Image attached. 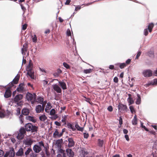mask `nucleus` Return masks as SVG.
Here are the masks:
<instances>
[{
	"label": "nucleus",
	"mask_w": 157,
	"mask_h": 157,
	"mask_svg": "<svg viewBox=\"0 0 157 157\" xmlns=\"http://www.w3.org/2000/svg\"><path fill=\"white\" fill-rule=\"evenodd\" d=\"M25 151V155L26 157H36L37 155L34 153L30 148L24 147H21L16 153L17 156H21L24 155Z\"/></svg>",
	"instance_id": "f257e3e1"
},
{
	"label": "nucleus",
	"mask_w": 157,
	"mask_h": 157,
	"mask_svg": "<svg viewBox=\"0 0 157 157\" xmlns=\"http://www.w3.org/2000/svg\"><path fill=\"white\" fill-rule=\"evenodd\" d=\"M43 147H44V150L46 154L48 155L49 149L48 145L47 143L45 144L42 140L40 141L36 144L34 145L33 146V149L35 153H38L42 150Z\"/></svg>",
	"instance_id": "f03ea898"
},
{
	"label": "nucleus",
	"mask_w": 157,
	"mask_h": 157,
	"mask_svg": "<svg viewBox=\"0 0 157 157\" xmlns=\"http://www.w3.org/2000/svg\"><path fill=\"white\" fill-rule=\"evenodd\" d=\"M25 131L30 132H37L38 128V127L33 125L31 123L26 124L24 126Z\"/></svg>",
	"instance_id": "7ed1b4c3"
},
{
	"label": "nucleus",
	"mask_w": 157,
	"mask_h": 157,
	"mask_svg": "<svg viewBox=\"0 0 157 157\" xmlns=\"http://www.w3.org/2000/svg\"><path fill=\"white\" fill-rule=\"evenodd\" d=\"M26 97L27 100L30 101L32 104H33L36 102V94H32L28 92L26 94Z\"/></svg>",
	"instance_id": "20e7f679"
},
{
	"label": "nucleus",
	"mask_w": 157,
	"mask_h": 157,
	"mask_svg": "<svg viewBox=\"0 0 157 157\" xmlns=\"http://www.w3.org/2000/svg\"><path fill=\"white\" fill-rule=\"evenodd\" d=\"M26 132L24 127L21 128L19 130V133L17 136V138L19 140L22 139L25 135H26Z\"/></svg>",
	"instance_id": "39448f33"
},
{
	"label": "nucleus",
	"mask_w": 157,
	"mask_h": 157,
	"mask_svg": "<svg viewBox=\"0 0 157 157\" xmlns=\"http://www.w3.org/2000/svg\"><path fill=\"white\" fill-rule=\"evenodd\" d=\"M32 66L30 64H29L27 67V70L28 71L27 74L31 77V78H34V72L32 70Z\"/></svg>",
	"instance_id": "423d86ee"
},
{
	"label": "nucleus",
	"mask_w": 157,
	"mask_h": 157,
	"mask_svg": "<svg viewBox=\"0 0 157 157\" xmlns=\"http://www.w3.org/2000/svg\"><path fill=\"white\" fill-rule=\"evenodd\" d=\"M25 86V84L24 83H21L19 85L18 87L16 89V90L20 93H23L26 90Z\"/></svg>",
	"instance_id": "0eeeda50"
},
{
	"label": "nucleus",
	"mask_w": 157,
	"mask_h": 157,
	"mask_svg": "<svg viewBox=\"0 0 157 157\" xmlns=\"http://www.w3.org/2000/svg\"><path fill=\"white\" fill-rule=\"evenodd\" d=\"M15 152L13 148L9 151H6L4 155V157H14Z\"/></svg>",
	"instance_id": "6e6552de"
},
{
	"label": "nucleus",
	"mask_w": 157,
	"mask_h": 157,
	"mask_svg": "<svg viewBox=\"0 0 157 157\" xmlns=\"http://www.w3.org/2000/svg\"><path fill=\"white\" fill-rule=\"evenodd\" d=\"M152 71L148 69L144 70L143 72L144 76L145 77H151L152 76Z\"/></svg>",
	"instance_id": "1a4fd4ad"
},
{
	"label": "nucleus",
	"mask_w": 157,
	"mask_h": 157,
	"mask_svg": "<svg viewBox=\"0 0 157 157\" xmlns=\"http://www.w3.org/2000/svg\"><path fill=\"white\" fill-rule=\"evenodd\" d=\"M67 141L68 143L67 144V146L68 147H71L75 146V142L74 141L72 138H68Z\"/></svg>",
	"instance_id": "9d476101"
},
{
	"label": "nucleus",
	"mask_w": 157,
	"mask_h": 157,
	"mask_svg": "<svg viewBox=\"0 0 157 157\" xmlns=\"http://www.w3.org/2000/svg\"><path fill=\"white\" fill-rule=\"evenodd\" d=\"M12 92L10 88H7L4 93V96L6 98L10 97L11 96Z\"/></svg>",
	"instance_id": "9b49d317"
},
{
	"label": "nucleus",
	"mask_w": 157,
	"mask_h": 157,
	"mask_svg": "<svg viewBox=\"0 0 157 157\" xmlns=\"http://www.w3.org/2000/svg\"><path fill=\"white\" fill-rule=\"evenodd\" d=\"M35 110L36 113H40L44 111V107H43L41 105H38L36 106Z\"/></svg>",
	"instance_id": "f8f14e48"
},
{
	"label": "nucleus",
	"mask_w": 157,
	"mask_h": 157,
	"mask_svg": "<svg viewBox=\"0 0 157 157\" xmlns=\"http://www.w3.org/2000/svg\"><path fill=\"white\" fill-rule=\"evenodd\" d=\"M118 108L120 111H126L127 108L126 105L121 103H119L118 106Z\"/></svg>",
	"instance_id": "ddd939ff"
},
{
	"label": "nucleus",
	"mask_w": 157,
	"mask_h": 157,
	"mask_svg": "<svg viewBox=\"0 0 157 157\" xmlns=\"http://www.w3.org/2000/svg\"><path fill=\"white\" fill-rule=\"evenodd\" d=\"M67 155L69 157H73L74 155V153L71 149L67 148L66 149Z\"/></svg>",
	"instance_id": "4468645a"
},
{
	"label": "nucleus",
	"mask_w": 157,
	"mask_h": 157,
	"mask_svg": "<svg viewBox=\"0 0 157 157\" xmlns=\"http://www.w3.org/2000/svg\"><path fill=\"white\" fill-rule=\"evenodd\" d=\"M53 136V137L55 138H59L62 136V133H59L58 130L56 129L54 132Z\"/></svg>",
	"instance_id": "2eb2a0df"
},
{
	"label": "nucleus",
	"mask_w": 157,
	"mask_h": 157,
	"mask_svg": "<svg viewBox=\"0 0 157 157\" xmlns=\"http://www.w3.org/2000/svg\"><path fill=\"white\" fill-rule=\"evenodd\" d=\"M23 98V95L19 94L17 95L13 99V101L15 102H19Z\"/></svg>",
	"instance_id": "dca6fc26"
},
{
	"label": "nucleus",
	"mask_w": 157,
	"mask_h": 157,
	"mask_svg": "<svg viewBox=\"0 0 157 157\" xmlns=\"http://www.w3.org/2000/svg\"><path fill=\"white\" fill-rule=\"evenodd\" d=\"M54 90L57 93H61L62 90L56 84H55L53 86Z\"/></svg>",
	"instance_id": "f3484780"
},
{
	"label": "nucleus",
	"mask_w": 157,
	"mask_h": 157,
	"mask_svg": "<svg viewBox=\"0 0 157 157\" xmlns=\"http://www.w3.org/2000/svg\"><path fill=\"white\" fill-rule=\"evenodd\" d=\"M63 142L62 139L57 140L56 142L55 145L57 146L59 149H60L61 147V144Z\"/></svg>",
	"instance_id": "a211bd4d"
},
{
	"label": "nucleus",
	"mask_w": 157,
	"mask_h": 157,
	"mask_svg": "<svg viewBox=\"0 0 157 157\" xmlns=\"http://www.w3.org/2000/svg\"><path fill=\"white\" fill-rule=\"evenodd\" d=\"M33 143V141L32 139H27L24 142V144L28 146H31Z\"/></svg>",
	"instance_id": "6ab92c4d"
},
{
	"label": "nucleus",
	"mask_w": 157,
	"mask_h": 157,
	"mask_svg": "<svg viewBox=\"0 0 157 157\" xmlns=\"http://www.w3.org/2000/svg\"><path fill=\"white\" fill-rule=\"evenodd\" d=\"M21 113L24 115H28L29 113V110L27 108H24L22 109Z\"/></svg>",
	"instance_id": "aec40b11"
},
{
	"label": "nucleus",
	"mask_w": 157,
	"mask_h": 157,
	"mask_svg": "<svg viewBox=\"0 0 157 157\" xmlns=\"http://www.w3.org/2000/svg\"><path fill=\"white\" fill-rule=\"evenodd\" d=\"M59 85L63 90L67 89V85L65 82H63L59 81Z\"/></svg>",
	"instance_id": "412c9836"
},
{
	"label": "nucleus",
	"mask_w": 157,
	"mask_h": 157,
	"mask_svg": "<svg viewBox=\"0 0 157 157\" xmlns=\"http://www.w3.org/2000/svg\"><path fill=\"white\" fill-rule=\"evenodd\" d=\"M52 107L51 105V103L50 102H48L47 103V104L46 106V108L45 109V111L46 112H48V110H50Z\"/></svg>",
	"instance_id": "4be33fe9"
},
{
	"label": "nucleus",
	"mask_w": 157,
	"mask_h": 157,
	"mask_svg": "<svg viewBox=\"0 0 157 157\" xmlns=\"http://www.w3.org/2000/svg\"><path fill=\"white\" fill-rule=\"evenodd\" d=\"M154 26V24H153V23H151L149 24V25L148 26L147 28V29H148L150 33L152 31V29Z\"/></svg>",
	"instance_id": "5701e85b"
},
{
	"label": "nucleus",
	"mask_w": 157,
	"mask_h": 157,
	"mask_svg": "<svg viewBox=\"0 0 157 157\" xmlns=\"http://www.w3.org/2000/svg\"><path fill=\"white\" fill-rule=\"evenodd\" d=\"M26 119L27 120L31 121L34 123H35L36 122V120L33 117L27 116L26 117Z\"/></svg>",
	"instance_id": "b1692460"
},
{
	"label": "nucleus",
	"mask_w": 157,
	"mask_h": 157,
	"mask_svg": "<svg viewBox=\"0 0 157 157\" xmlns=\"http://www.w3.org/2000/svg\"><path fill=\"white\" fill-rule=\"evenodd\" d=\"M20 78V76L17 75L13 80L12 82H13L14 84H17Z\"/></svg>",
	"instance_id": "393cba45"
},
{
	"label": "nucleus",
	"mask_w": 157,
	"mask_h": 157,
	"mask_svg": "<svg viewBox=\"0 0 157 157\" xmlns=\"http://www.w3.org/2000/svg\"><path fill=\"white\" fill-rule=\"evenodd\" d=\"M28 48V43L25 42L23 45V48L21 49L22 53H23L24 51H26Z\"/></svg>",
	"instance_id": "a878e982"
},
{
	"label": "nucleus",
	"mask_w": 157,
	"mask_h": 157,
	"mask_svg": "<svg viewBox=\"0 0 157 157\" xmlns=\"http://www.w3.org/2000/svg\"><path fill=\"white\" fill-rule=\"evenodd\" d=\"M128 96L129 97L128 99V101L129 103V105H130L134 103V101L133 100L132 98L130 97L131 94H129Z\"/></svg>",
	"instance_id": "bb28decb"
},
{
	"label": "nucleus",
	"mask_w": 157,
	"mask_h": 157,
	"mask_svg": "<svg viewBox=\"0 0 157 157\" xmlns=\"http://www.w3.org/2000/svg\"><path fill=\"white\" fill-rule=\"evenodd\" d=\"M75 127V128H76L78 131L82 132L83 130V128L81 127L78 124V123H76Z\"/></svg>",
	"instance_id": "cd10ccee"
},
{
	"label": "nucleus",
	"mask_w": 157,
	"mask_h": 157,
	"mask_svg": "<svg viewBox=\"0 0 157 157\" xmlns=\"http://www.w3.org/2000/svg\"><path fill=\"white\" fill-rule=\"evenodd\" d=\"M67 116L68 115H65L62 116V119L61 120V121L64 124H66V121L67 119Z\"/></svg>",
	"instance_id": "c85d7f7f"
},
{
	"label": "nucleus",
	"mask_w": 157,
	"mask_h": 157,
	"mask_svg": "<svg viewBox=\"0 0 157 157\" xmlns=\"http://www.w3.org/2000/svg\"><path fill=\"white\" fill-rule=\"evenodd\" d=\"M47 119V117L45 115H42L39 117V119L40 121H44Z\"/></svg>",
	"instance_id": "c756f323"
},
{
	"label": "nucleus",
	"mask_w": 157,
	"mask_h": 157,
	"mask_svg": "<svg viewBox=\"0 0 157 157\" xmlns=\"http://www.w3.org/2000/svg\"><path fill=\"white\" fill-rule=\"evenodd\" d=\"M44 101V99L43 98L39 97L37 99L36 98V102H37L39 103L42 104L43 103Z\"/></svg>",
	"instance_id": "7c9ffc66"
},
{
	"label": "nucleus",
	"mask_w": 157,
	"mask_h": 157,
	"mask_svg": "<svg viewBox=\"0 0 157 157\" xmlns=\"http://www.w3.org/2000/svg\"><path fill=\"white\" fill-rule=\"evenodd\" d=\"M132 122V124L133 125H136L137 124V119L136 115L134 117Z\"/></svg>",
	"instance_id": "2f4dec72"
},
{
	"label": "nucleus",
	"mask_w": 157,
	"mask_h": 157,
	"mask_svg": "<svg viewBox=\"0 0 157 157\" xmlns=\"http://www.w3.org/2000/svg\"><path fill=\"white\" fill-rule=\"evenodd\" d=\"M138 98L136 101V104L139 105L140 103L141 98L140 95L137 94Z\"/></svg>",
	"instance_id": "473e14b6"
},
{
	"label": "nucleus",
	"mask_w": 157,
	"mask_h": 157,
	"mask_svg": "<svg viewBox=\"0 0 157 157\" xmlns=\"http://www.w3.org/2000/svg\"><path fill=\"white\" fill-rule=\"evenodd\" d=\"M93 71V69H85L83 70V72L85 74H88L91 73Z\"/></svg>",
	"instance_id": "72a5a7b5"
},
{
	"label": "nucleus",
	"mask_w": 157,
	"mask_h": 157,
	"mask_svg": "<svg viewBox=\"0 0 157 157\" xmlns=\"http://www.w3.org/2000/svg\"><path fill=\"white\" fill-rule=\"evenodd\" d=\"M68 127L69 128L72 129L73 131L76 130V128L74 127V126H73L72 124H68Z\"/></svg>",
	"instance_id": "f704fd0d"
},
{
	"label": "nucleus",
	"mask_w": 157,
	"mask_h": 157,
	"mask_svg": "<svg viewBox=\"0 0 157 157\" xmlns=\"http://www.w3.org/2000/svg\"><path fill=\"white\" fill-rule=\"evenodd\" d=\"M126 66V64L125 63H121L119 64V67L121 69L124 68Z\"/></svg>",
	"instance_id": "c9c22d12"
},
{
	"label": "nucleus",
	"mask_w": 157,
	"mask_h": 157,
	"mask_svg": "<svg viewBox=\"0 0 157 157\" xmlns=\"http://www.w3.org/2000/svg\"><path fill=\"white\" fill-rule=\"evenodd\" d=\"M59 149V151L60 153L62 154L63 157H66L65 153L64 152L65 151L61 149V148Z\"/></svg>",
	"instance_id": "e433bc0d"
},
{
	"label": "nucleus",
	"mask_w": 157,
	"mask_h": 157,
	"mask_svg": "<svg viewBox=\"0 0 157 157\" xmlns=\"http://www.w3.org/2000/svg\"><path fill=\"white\" fill-rule=\"evenodd\" d=\"M98 145L100 147H102L103 144V140H101L100 139H98Z\"/></svg>",
	"instance_id": "4c0bfd02"
},
{
	"label": "nucleus",
	"mask_w": 157,
	"mask_h": 157,
	"mask_svg": "<svg viewBox=\"0 0 157 157\" xmlns=\"http://www.w3.org/2000/svg\"><path fill=\"white\" fill-rule=\"evenodd\" d=\"M129 109L131 112L132 113H133L134 112H135V110L134 109V107L132 106H130Z\"/></svg>",
	"instance_id": "58836bf2"
},
{
	"label": "nucleus",
	"mask_w": 157,
	"mask_h": 157,
	"mask_svg": "<svg viewBox=\"0 0 157 157\" xmlns=\"http://www.w3.org/2000/svg\"><path fill=\"white\" fill-rule=\"evenodd\" d=\"M32 40L33 42H36L37 41V37L36 35H34L33 36Z\"/></svg>",
	"instance_id": "ea45409f"
},
{
	"label": "nucleus",
	"mask_w": 157,
	"mask_h": 157,
	"mask_svg": "<svg viewBox=\"0 0 157 157\" xmlns=\"http://www.w3.org/2000/svg\"><path fill=\"white\" fill-rule=\"evenodd\" d=\"M55 110L54 109H52L50 111V114L51 115H53L55 113Z\"/></svg>",
	"instance_id": "a19ab883"
},
{
	"label": "nucleus",
	"mask_w": 157,
	"mask_h": 157,
	"mask_svg": "<svg viewBox=\"0 0 157 157\" xmlns=\"http://www.w3.org/2000/svg\"><path fill=\"white\" fill-rule=\"evenodd\" d=\"M27 27V25L26 24H25L22 26V29L25 30Z\"/></svg>",
	"instance_id": "79ce46f5"
},
{
	"label": "nucleus",
	"mask_w": 157,
	"mask_h": 157,
	"mask_svg": "<svg viewBox=\"0 0 157 157\" xmlns=\"http://www.w3.org/2000/svg\"><path fill=\"white\" fill-rule=\"evenodd\" d=\"M151 155L152 156V157H157V151H155L152 152L151 153Z\"/></svg>",
	"instance_id": "37998d69"
},
{
	"label": "nucleus",
	"mask_w": 157,
	"mask_h": 157,
	"mask_svg": "<svg viewBox=\"0 0 157 157\" xmlns=\"http://www.w3.org/2000/svg\"><path fill=\"white\" fill-rule=\"evenodd\" d=\"M63 66L67 69H69L70 68V67L69 65L67 63L64 62L63 63Z\"/></svg>",
	"instance_id": "c03bdc74"
},
{
	"label": "nucleus",
	"mask_w": 157,
	"mask_h": 157,
	"mask_svg": "<svg viewBox=\"0 0 157 157\" xmlns=\"http://www.w3.org/2000/svg\"><path fill=\"white\" fill-rule=\"evenodd\" d=\"M148 29H144V34L145 36H147L148 35Z\"/></svg>",
	"instance_id": "a18cd8bd"
},
{
	"label": "nucleus",
	"mask_w": 157,
	"mask_h": 157,
	"mask_svg": "<svg viewBox=\"0 0 157 157\" xmlns=\"http://www.w3.org/2000/svg\"><path fill=\"white\" fill-rule=\"evenodd\" d=\"M119 124H120L121 126V124H123L122 118L121 116L120 117L119 119Z\"/></svg>",
	"instance_id": "49530a36"
},
{
	"label": "nucleus",
	"mask_w": 157,
	"mask_h": 157,
	"mask_svg": "<svg viewBox=\"0 0 157 157\" xmlns=\"http://www.w3.org/2000/svg\"><path fill=\"white\" fill-rule=\"evenodd\" d=\"M109 68L111 70H117V69L115 68L114 67L113 65H110L109 67Z\"/></svg>",
	"instance_id": "de8ad7c7"
},
{
	"label": "nucleus",
	"mask_w": 157,
	"mask_h": 157,
	"mask_svg": "<svg viewBox=\"0 0 157 157\" xmlns=\"http://www.w3.org/2000/svg\"><path fill=\"white\" fill-rule=\"evenodd\" d=\"M13 84V82H12L9 83L8 85V86H9V87H8V88H10V89L11 87L14 86Z\"/></svg>",
	"instance_id": "09e8293b"
},
{
	"label": "nucleus",
	"mask_w": 157,
	"mask_h": 157,
	"mask_svg": "<svg viewBox=\"0 0 157 157\" xmlns=\"http://www.w3.org/2000/svg\"><path fill=\"white\" fill-rule=\"evenodd\" d=\"M107 109L109 112L112 111L113 110V108L112 106H109L107 108Z\"/></svg>",
	"instance_id": "8fccbe9b"
},
{
	"label": "nucleus",
	"mask_w": 157,
	"mask_h": 157,
	"mask_svg": "<svg viewBox=\"0 0 157 157\" xmlns=\"http://www.w3.org/2000/svg\"><path fill=\"white\" fill-rule=\"evenodd\" d=\"M83 135L85 138L87 139L89 136V134L88 133H84Z\"/></svg>",
	"instance_id": "3c124183"
},
{
	"label": "nucleus",
	"mask_w": 157,
	"mask_h": 157,
	"mask_svg": "<svg viewBox=\"0 0 157 157\" xmlns=\"http://www.w3.org/2000/svg\"><path fill=\"white\" fill-rule=\"evenodd\" d=\"M131 62V59H128L125 62V63L126 64V66L127 65L129 64Z\"/></svg>",
	"instance_id": "603ef678"
},
{
	"label": "nucleus",
	"mask_w": 157,
	"mask_h": 157,
	"mask_svg": "<svg viewBox=\"0 0 157 157\" xmlns=\"http://www.w3.org/2000/svg\"><path fill=\"white\" fill-rule=\"evenodd\" d=\"M141 53V52L140 51H139L138 52L136 56V59H138L139 57L140 56Z\"/></svg>",
	"instance_id": "864d4df0"
},
{
	"label": "nucleus",
	"mask_w": 157,
	"mask_h": 157,
	"mask_svg": "<svg viewBox=\"0 0 157 157\" xmlns=\"http://www.w3.org/2000/svg\"><path fill=\"white\" fill-rule=\"evenodd\" d=\"M113 81L115 83H117L118 82V79L117 77H115L113 79Z\"/></svg>",
	"instance_id": "5fc2aeb1"
},
{
	"label": "nucleus",
	"mask_w": 157,
	"mask_h": 157,
	"mask_svg": "<svg viewBox=\"0 0 157 157\" xmlns=\"http://www.w3.org/2000/svg\"><path fill=\"white\" fill-rule=\"evenodd\" d=\"M67 34L68 36L71 35V33L70 30H67Z\"/></svg>",
	"instance_id": "6e6d98bb"
},
{
	"label": "nucleus",
	"mask_w": 157,
	"mask_h": 157,
	"mask_svg": "<svg viewBox=\"0 0 157 157\" xmlns=\"http://www.w3.org/2000/svg\"><path fill=\"white\" fill-rule=\"evenodd\" d=\"M17 113L16 114L17 115H18L20 113L21 109L19 108H17Z\"/></svg>",
	"instance_id": "4d7b16f0"
},
{
	"label": "nucleus",
	"mask_w": 157,
	"mask_h": 157,
	"mask_svg": "<svg viewBox=\"0 0 157 157\" xmlns=\"http://www.w3.org/2000/svg\"><path fill=\"white\" fill-rule=\"evenodd\" d=\"M141 127L144 128L146 131H148V129H147L146 127L145 126H144L143 125V123H141Z\"/></svg>",
	"instance_id": "13d9d810"
},
{
	"label": "nucleus",
	"mask_w": 157,
	"mask_h": 157,
	"mask_svg": "<svg viewBox=\"0 0 157 157\" xmlns=\"http://www.w3.org/2000/svg\"><path fill=\"white\" fill-rule=\"evenodd\" d=\"M55 124L57 126H61V124L60 123L58 122V121H56L55 122Z\"/></svg>",
	"instance_id": "bf43d9fd"
},
{
	"label": "nucleus",
	"mask_w": 157,
	"mask_h": 157,
	"mask_svg": "<svg viewBox=\"0 0 157 157\" xmlns=\"http://www.w3.org/2000/svg\"><path fill=\"white\" fill-rule=\"evenodd\" d=\"M4 152L3 151L0 149V156H3L4 154Z\"/></svg>",
	"instance_id": "052dcab7"
},
{
	"label": "nucleus",
	"mask_w": 157,
	"mask_h": 157,
	"mask_svg": "<svg viewBox=\"0 0 157 157\" xmlns=\"http://www.w3.org/2000/svg\"><path fill=\"white\" fill-rule=\"evenodd\" d=\"M86 101L89 102L90 104H91V103H92L90 99L89 98H87L86 99Z\"/></svg>",
	"instance_id": "680f3d73"
},
{
	"label": "nucleus",
	"mask_w": 157,
	"mask_h": 157,
	"mask_svg": "<svg viewBox=\"0 0 157 157\" xmlns=\"http://www.w3.org/2000/svg\"><path fill=\"white\" fill-rule=\"evenodd\" d=\"M81 8V6H78L75 7V10L77 11L78 10L80 9Z\"/></svg>",
	"instance_id": "e2e57ef3"
},
{
	"label": "nucleus",
	"mask_w": 157,
	"mask_h": 157,
	"mask_svg": "<svg viewBox=\"0 0 157 157\" xmlns=\"http://www.w3.org/2000/svg\"><path fill=\"white\" fill-rule=\"evenodd\" d=\"M43 85L44 86L46 85L48 83V81H46V80H43Z\"/></svg>",
	"instance_id": "0e129e2a"
},
{
	"label": "nucleus",
	"mask_w": 157,
	"mask_h": 157,
	"mask_svg": "<svg viewBox=\"0 0 157 157\" xmlns=\"http://www.w3.org/2000/svg\"><path fill=\"white\" fill-rule=\"evenodd\" d=\"M50 30L49 29H46L44 32V33L47 34H49L50 33Z\"/></svg>",
	"instance_id": "69168bd1"
},
{
	"label": "nucleus",
	"mask_w": 157,
	"mask_h": 157,
	"mask_svg": "<svg viewBox=\"0 0 157 157\" xmlns=\"http://www.w3.org/2000/svg\"><path fill=\"white\" fill-rule=\"evenodd\" d=\"M124 137L127 141H128L129 140V139L128 135H125L124 136Z\"/></svg>",
	"instance_id": "338daca9"
},
{
	"label": "nucleus",
	"mask_w": 157,
	"mask_h": 157,
	"mask_svg": "<svg viewBox=\"0 0 157 157\" xmlns=\"http://www.w3.org/2000/svg\"><path fill=\"white\" fill-rule=\"evenodd\" d=\"M123 132L125 134H127L128 132V130L125 129H124L123 130Z\"/></svg>",
	"instance_id": "774afa93"
}]
</instances>
